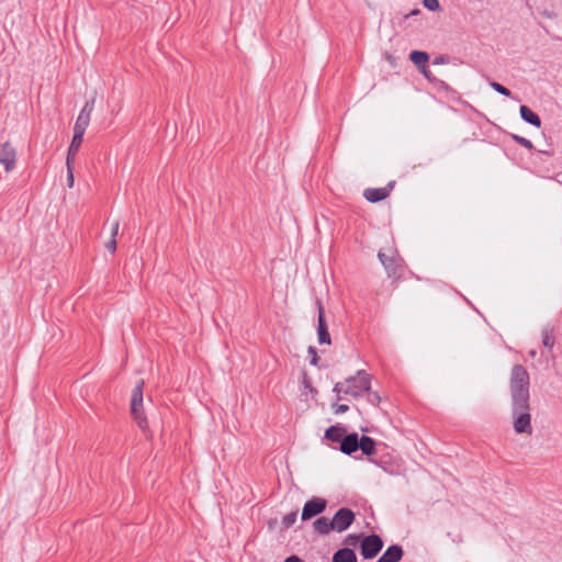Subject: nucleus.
Masks as SVG:
<instances>
[{"label":"nucleus","mask_w":562,"mask_h":562,"mask_svg":"<svg viewBox=\"0 0 562 562\" xmlns=\"http://www.w3.org/2000/svg\"><path fill=\"white\" fill-rule=\"evenodd\" d=\"M93 105H94V101H88L86 102V104L83 105V108L81 109L77 120H76V123H75V126H74V132L75 133H79V134H83L85 135V132L87 130V127L89 126V123H90V116H91V113L93 111Z\"/></svg>","instance_id":"6"},{"label":"nucleus","mask_w":562,"mask_h":562,"mask_svg":"<svg viewBox=\"0 0 562 562\" xmlns=\"http://www.w3.org/2000/svg\"><path fill=\"white\" fill-rule=\"evenodd\" d=\"M359 539H360V536H358V535H349L346 538L345 543L348 546H356L358 543Z\"/></svg>","instance_id":"31"},{"label":"nucleus","mask_w":562,"mask_h":562,"mask_svg":"<svg viewBox=\"0 0 562 562\" xmlns=\"http://www.w3.org/2000/svg\"><path fill=\"white\" fill-rule=\"evenodd\" d=\"M359 449L358 434L353 432L345 436L340 442V451L345 454H351Z\"/></svg>","instance_id":"12"},{"label":"nucleus","mask_w":562,"mask_h":562,"mask_svg":"<svg viewBox=\"0 0 562 562\" xmlns=\"http://www.w3.org/2000/svg\"><path fill=\"white\" fill-rule=\"evenodd\" d=\"M120 223L119 221L113 222L112 228H111V238L109 241L105 243V248L114 254L116 250V236L119 234Z\"/></svg>","instance_id":"20"},{"label":"nucleus","mask_w":562,"mask_h":562,"mask_svg":"<svg viewBox=\"0 0 562 562\" xmlns=\"http://www.w3.org/2000/svg\"><path fill=\"white\" fill-rule=\"evenodd\" d=\"M383 548V541L378 535H370L361 540V555L363 559H373Z\"/></svg>","instance_id":"4"},{"label":"nucleus","mask_w":562,"mask_h":562,"mask_svg":"<svg viewBox=\"0 0 562 562\" xmlns=\"http://www.w3.org/2000/svg\"><path fill=\"white\" fill-rule=\"evenodd\" d=\"M378 257L390 277L400 274L401 260L395 256H387L382 251H379Z\"/></svg>","instance_id":"9"},{"label":"nucleus","mask_w":562,"mask_h":562,"mask_svg":"<svg viewBox=\"0 0 562 562\" xmlns=\"http://www.w3.org/2000/svg\"><path fill=\"white\" fill-rule=\"evenodd\" d=\"M512 138H513L517 144H519L520 146H522V147L527 148L528 150L533 149V145H532V143H531L529 139H527V138H525V137H522V136H519V135H513V136H512Z\"/></svg>","instance_id":"23"},{"label":"nucleus","mask_w":562,"mask_h":562,"mask_svg":"<svg viewBox=\"0 0 562 562\" xmlns=\"http://www.w3.org/2000/svg\"><path fill=\"white\" fill-rule=\"evenodd\" d=\"M318 308L317 338L319 344L330 345V336L324 317V307L321 301L316 302Z\"/></svg>","instance_id":"10"},{"label":"nucleus","mask_w":562,"mask_h":562,"mask_svg":"<svg viewBox=\"0 0 562 562\" xmlns=\"http://www.w3.org/2000/svg\"><path fill=\"white\" fill-rule=\"evenodd\" d=\"M530 378L528 371L520 364H515L510 372V413L513 428L517 435L532 434L530 407Z\"/></svg>","instance_id":"1"},{"label":"nucleus","mask_w":562,"mask_h":562,"mask_svg":"<svg viewBox=\"0 0 562 562\" xmlns=\"http://www.w3.org/2000/svg\"><path fill=\"white\" fill-rule=\"evenodd\" d=\"M389 190L386 188H369L364 190V198L371 202H380L389 196Z\"/></svg>","instance_id":"13"},{"label":"nucleus","mask_w":562,"mask_h":562,"mask_svg":"<svg viewBox=\"0 0 562 562\" xmlns=\"http://www.w3.org/2000/svg\"><path fill=\"white\" fill-rule=\"evenodd\" d=\"M333 391L335 393H337L338 395V400L340 398L339 395L342 393V394H346V384L345 383H341V382H338L335 384Z\"/></svg>","instance_id":"29"},{"label":"nucleus","mask_w":562,"mask_h":562,"mask_svg":"<svg viewBox=\"0 0 562 562\" xmlns=\"http://www.w3.org/2000/svg\"><path fill=\"white\" fill-rule=\"evenodd\" d=\"M419 71L423 74V76H424L427 80H429V81H432V80H434V78H432V76H431V72L427 69V67H423V68H420V69H419Z\"/></svg>","instance_id":"33"},{"label":"nucleus","mask_w":562,"mask_h":562,"mask_svg":"<svg viewBox=\"0 0 562 562\" xmlns=\"http://www.w3.org/2000/svg\"><path fill=\"white\" fill-rule=\"evenodd\" d=\"M303 383L306 389H312L311 383L307 379H304Z\"/></svg>","instance_id":"36"},{"label":"nucleus","mask_w":562,"mask_h":562,"mask_svg":"<svg viewBox=\"0 0 562 562\" xmlns=\"http://www.w3.org/2000/svg\"><path fill=\"white\" fill-rule=\"evenodd\" d=\"M331 519L326 517H321L314 521V529L318 533L327 535L329 531L334 530V527H330Z\"/></svg>","instance_id":"19"},{"label":"nucleus","mask_w":562,"mask_h":562,"mask_svg":"<svg viewBox=\"0 0 562 562\" xmlns=\"http://www.w3.org/2000/svg\"><path fill=\"white\" fill-rule=\"evenodd\" d=\"M143 389H144V381L140 380L135 385L132 398H131V414L136 422L137 426L142 429L143 432L149 436V428H148V422L147 418L144 415L143 409Z\"/></svg>","instance_id":"2"},{"label":"nucleus","mask_w":562,"mask_h":562,"mask_svg":"<svg viewBox=\"0 0 562 562\" xmlns=\"http://www.w3.org/2000/svg\"><path fill=\"white\" fill-rule=\"evenodd\" d=\"M308 353L312 356L311 361H310L311 364L316 366L317 361H318L316 349L314 347H308Z\"/></svg>","instance_id":"32"},{"label":"nucleus","mask_w":562,"mask_h":562,"mask_svg":"<svg viewBox=\"0 0 562 562\" xmlns=\"http://www.w3.org/2000/svg\"><path fill=\"white\" fill-rule=\"evenodd\" d=\"M284 562H303L297 555H291L284 560Z\"/></svg>","instance_id":"34"},{"label":"nucleus","mask_w":562,"mask_h":562,"mask_svg":"<svg viewBox=\"0 0 562 562\" xmlns=\"http://www.w3.org/2000/svg\"><path fill=\"white\" fill-rule=\"evenodd\" d=\"M442 61H443V57H437V58L435 59V64H440V63H442Z\"/></svg>","instance_id":"37"},{"label":"nucleus","mask_w":562,"mask_h":562,"mask_svg":"<svg viewBox=\"0 0 562 562\" xmlns=\"http://www.w3.org/2000/svg\"><path fill=\"white\" fill-rule=\"evenodd\" d=\"M74 184H75L74 167L68 165L67 186H68V188H72Z\"/></svg>","instance_id":"28"},{"label":"nucleus","mask_w":562,"mask_h":562,"mask_svg":"<svg viewBox=\"0 0 562 562\" xmlns=\"http://www.w3.org/2000/svg\"><path fill=\"white\" fill-rule=\"evenodd\" d=\"M490 86L493 90H495L496 92H498L502 95L510 97V94H512L510 91L506 87H504L503 85H501L498 82L493 81L490 83Z\"/></svg>","instance_id":"24"},{"label":"nucleus","mask_w":562,"mask_h":562,"mask_svg":"<svg viewBox=\"0 0 562 562\" xmlns=\"http://www.w3.org/2000/svg\"><path fill=\"white\" fill-rule=\"evenodd\" d=\"M83 140V134L75 133L70 143V146L68 148L69 156H75L78 149L80 148Z\"/></svg>","instance_id":"21"},{"label":"nucleus","mask_w":562,"mask_h":562,"mask_svg":"<svg viewBox=\"0 0 562 562\" xmlns=\"http://www.w3.org/2000/svg\"><path fill=\"white\" fill-rule=\"evenodd\" d=\"M372 376L364 370L357 371L356 375L346 379V394L353 397H360L371 390Z\"/></svg>","instance_id":"3"},{"label":"nucleus","mask_w":562,"mask_h":562,"mask_svg":"<svg viewBox=\"0 0 562 562\" xmlns=\"http://www.w3.org/2000/svg\"><path fill=\"white\" fill-rule=\"evenodd\" d=\"M359 449L366 456H373L375 453V441L368 436H362L359 439Z\"/></svg>","instance_id":"16"},{"label":"nucleus","mask_w":562,"mask_h":562,"mask_svg":"<svg viewBox=\"0 0 562 562\" xmlns=\"http://www.w3.org/2000/svg\"><path fill=\"white\" fill-rule=\"evenodd\" d=\"M297 517V512H291L286 514L282 519V525L284 528H290L295 521Z\"/></svg>","instance_id":"22"},{"label":"nucleus","mask_w":562,"mask_h":562,"mask_svg":"<svg viewBox=\"0 0 562 562\" xmlns=\"http://www.w3.org/2000/svg\"><path fill=\"white\" fill-rule=\"evenodd\" d=\"M519 113H520V116L521 119L536 126V127H540L541 126V120L540 117L538 116V114H536L530 108H528L527 105H520L519 108Z\"/></svg>","instance_id":"14"},{"label":"nucleus","mask_w":562,"mask_h":562,"mask_svg":"<svg viewBox=\"0 0 562 562\" xmlns=\"http://www.w3.org/2000/svg\"><path fill=\"white\" fill-rule=\"evenodd\" d=\"M16 151L14 147L5 142L0 146V164L4 166L7 172L15 167Z\"/></svg>","instance_id":"7"},{"label":"nucleus","mask_w":562,"mask_h":562,"mask_svg":"<svg viewBox=\"0 0 562 562\" xmlns=\"http://www.w3.org/2000/svg\"><path fill=\"white\" fill-rule=\"evenodd\" d=\"M409 59L418 69H420L423 67H426V63L428 61L429 56L426 52L413 50L409 54Z\"/></svg>","instance_id":"17"},{"label":"nucleus","mask_w":562,"mask_h":562,"mask_svg":"<svg viewBox=\"0 0 562 562\" xmlns=\"http://www.w3.org/2000/svg\"><path fill=\"white\" fill-rule=\"evenodd\" d=\"M367 394H368V402H369L370 404H372V405L376 406V405L380 403L381 397H380V395H379L378 393H375V392H371V391H370V392H369V393H367Z\"/></svg>","instance_id":"27"},{"label":"nucleus","mask_w":562,"mask_h":562,"mask_svg":"<svg viewBox=\"0 0 562 562\" xmlns=\"http://www.w3.org/2000/svg\"><path fill=\"white\" fill-rule=\"evenodd\" d=\"M333 408L335 414H344L349 409V406L346 404H334Z\"/></svg>","instance_id":"30"},{"label":"nucleus","mask_w":562,"mask_h":562,"mask_svg":"<svg viewBox=\"0 0 562 562\" xmlns=\"http://www.w3.org/2000/svg\"><path fill=\"white\" fill-rule=\"evenodd\" d=\"M355 520V514L349 508H340L331 518L330 527L337 532H342L348 529Z\"/></svg>","instance_id":"5"},{"label":"nucleus","mask_w":562,"mask_h":562,"mask_svg":"<svg viewBox=\"0 0 562 562\" xmlns=\"http://www.w3.org/2000/svg\"><path fill=\"white\" fill-rule=\"evenodd\" d=\"M542 344L548 348H552L554 345V339L549 333L546 331L542 335Z\"/></svg>","instance_id":"26"},{"label":"nucleus","mask_w":562,"mask_h":562,"mask_svg":"<svg viewBox=\"0 0 562 562\" xmlns=\"http://www.w3.org/2000/svg\"><path fill=\"white\" fill-rule=\"evenodd\" d=\"M423 4L429 11H438L440 9V3L438 0H423Z\"/></svg>","instance_id":"25"},{"label":"nucleus","mask_w":562,"mask_h":562,"mask_svg":"<svg viewBox=\"0 0 562 562\" xmlns=\"http://www.w3.org/2000/svg\"><path fill=\"white\" fill-rule=\"evenodd\" d=\"M333 562H357V555L349 548L339 549L334 553Z\"/></svg>","instance_id":"15"},{"label":"nucleus","mask_w":562,"mask_h":562,"mask_svg":"<svg viewBox=\"0 0 562 562\" xmlns=\"http://www.w3.org/2000/svg\"><path fill=\"white\" fill-rule=\"evenodd\" d=\"M325 437L334 442H341L345 438V429L338 426H330L326 432Z\"/></svg>","instance_id":"18"},{"label":"nucleus","mask_w":562,"mask_h":562,"mask_svg":"<svg viewBox=\"0 0 562 562\" xmlns=\"http://www.w3.org/2000/svg\"><path fill=\"white\" fill-rule=\"evenodd\" d=\"M326 508V501L324 498L314 497L307 501L302 510V519L308 520L312 517L323 513Z\"/></svg>","instance_id":"8"},{"label":"nucleus","mask_w":562,"mask_h":562,"mask_svg":"<svg viewBox=\"0 0 562 562\" xmlns=\"http://www.w3.org/2000/svg\"><path fill=\"white\" fill-rule=\"evenodd\" d=\"M68 162H69V166H72L74 156H69V153L67 154V159H66V167L67 168H68Z\"/></svg>","instance_id":"35"},{"label":"nucleus","mask_w":562,"mask_h":562,"mask_svg":"<svg viewBox=\"0 0 562 562\" xmlns=\"http://www.w3.org/2000/svg\"><path fill=\"white\" fill-rule=\"evenodd\" d=\"M404 551L401 546H390L386 551L378 559L376 562H400Z\"/></svg>","instance_id":"11"},{"label":"nucleus","mask_w":562,"mask_h":562,"mask_svg":"<svg viewBox=\"0 0 562 562\" xmlns=\"http://www.w3.org/2000/svg\"><path fill=\"white\" fill-rule=\"evenodd\" d=\"M420 11L418 9H415L411 12V15H417Z\"/></svg>","instance_id":"38"}]
</instances>
